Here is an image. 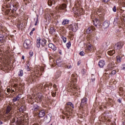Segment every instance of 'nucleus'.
<instances>
[{
    "label": "nucleus",
    "mask_w": 125,
    "mask_h": 125,
    "mask_svg": "<svg viewBox=\"0 0 125 125\" xmlns=\"http://www.w3.org/2000/svg\"><path fill=\"white\" fill-rule=\"evenodd\" d=\"M29 55L30 56V57H32V56H33V55H34V52H33V51H30L29 52Z\"/></svg>",
    "instance_id": "de8ad7c7"
},
{
    "label": "nucleus",
    "mask_w": 125,
    "mask_h": 125,
    "mask_svg": "<svg viewBox=\"0 0 125 125\" xmlns=\"http://www.w3.org/2000/svg\"><path fill=\"white\" fill-rule=\"evenodd\" d=\"M40 41H42V39H39L37 40V44L36 45L37 47H40L41 45H42V43Z\"/></svg>",
    "instance_id": "4be33fe9"
},
{
    "label": "nucleus",
    "mask_w": 125,
    "mask_h": 125,
    "mask_svg": "<svg viewBox=\"0 0 125 125\" xmlns=\"http://www.w3.org/2000/svg\"><path fill=\"white\" fill-rule=\"evenodd\" d=\"M38 77V75H31L30 76H28L26 79V81L28 82L29 83H34L37 82V77Z\"/></svg>",
    "instance_id": "f257e3e1"
},
{
    "label": "nucleus",
    "mask_w": 125,
    "mask_h": 125,
    "mask_svg": "<svg viewBox=\"0 0 125 125\" xmlns=\"http://www.w3.org/2000/svg\"><path fill=\"white\" fill-rule=\"evenodd\" d=\"M79 29V26L78 24L76 23H74L72 24H71L69 26V30L72 31V32H77Z\"/></svg>",
    "instance_id": "7ed1b4c3"
},
{
    "label": "nucleus",
    "mask_w": 125,
    "mask_h": 125,
    "mask_svg": "<svg viewBox=\"0 0 125 125\" xmlns=\"http://www.w3.org/2000/svg\"><path fill=\"white\" fill-rule=\"evenodd\" d=\"M56 87H57L56 84H54L53 85V88H56Z\"/></svg>",
    "instance_id": "774afa93"
},
{
    "label": "nucleus",
    "mask_w": 125,
    "mask_h": 125,
    "mask_svg": "<svg viewBox=\"0 0 125 125\" xmlns=\"http://www.w3.org/2000/svg\"><path fill=\"white\" fill-rule=\"evenodd\" d=\"M87 102V99L86 98L84 97L83 99H81V103L80 104L81 107L83 108L84 105L86 104V103Z\"/></svg>",
    "instance_id": "9d476101"
},
{
    "label": "nucleus",
    "mask_w": 125,
    "mask_h": 125,
    "mask_svg": "<svg viewBox=\"0 0 125 125\" xmlns=\"http://www.w3.org/2000/svg\"><path fill=\"white\" fill-rule=\"evenodd\" d=\"M15 91L14 90V89H12V88H11V93H13V92H14Z\"/></svg>",
    "instance_id": "e2e57ef3"
},
{
    "label": "nucleus",
    "mask_w": 125,
    "mask_h": 125,
    "mask_svg": "<svg viewBox=\"0 0 125 125\" xmlns=\"http://www.w3.org/2000/svg\"><path fill=\"white\" fill-rule=\"evenodd\" d=\"M117 61L118 63H121L122 62V57L120 56H117L116 57Z\"/></svg>",
    "instance_id": "c756f323"
},
{
    "label": "nucleus",
    "mask_w": 125,
    "mask_h": 125,
    "mask_svg": "<svg viewBox=\"0 0 125 125\" xmlns=\"http://www.w3.org/2000/svg\"><path fill=\"white\" fill-rule=\"evenodd\" d=\"M78 12L80 14V15H83V13H84V12L83 11V8L80 9H77Z\"/></svg>",
    "instance_id": "412c9836"
},
{
    "label": "nucleus",
    "mask_w": 125,
    "mask_h": 125,
    "mask_svg": "<svg viewBox=\"0 0 125 125\" xmlns=\"http://www.w3.org/2000/svg\"><path fill=\"white\" fill-rule=\"evenodd\" d=\"M48 46L50 48H51V49H52V50H54V51H55V50L57 49V48L54 44H53V43H49Z\"/></svg>",
    "instance_id": "4468645a"
},
{
    "label": "nucleus",
    "mask_w": 125,
    "mask_h": 125,
    "mask_svg": "<svg viewBox=\"0 0 125 125\" xmlns=\"http://www.w3.org/2000/svg\"><path fill=\"white\" fill-rule=\"evenodd\" d=\"M38 98L39 99V101H42L43 99V96H42V94L41 93H38Z\"/></svg>",
    "instance_id": "5701e85b"
},
{
    "label": "nucleus",
    "mask_w": 125,
    "mask_h": 125,
    "mask_svg": "<svg viewBox=\"0 0 125 125\" xmlns=\"http://www.w3.org/2000/svg\"><path fill=\"white\" fill-rule=\"evenodd\" d=\"M12 3V1H11V3H8L9 4L10 8L12 12L13 10L16 11V10L18 9V3Z\"/></svg>",
    "instance_id": "39448f33"
},
{
    "label": "nucleus",
    "mask_w": 125,
    "mask_h": 125,
    "mask_svg": "<svg viewBox=\"0 0 125 125\" xmlns=\"http://www.w3.org/2000/svg\"><path fill=\"white\" fill-rule=\"evenodd\" d=\"M70 105H68L67 104H66L65 105V111H68L70 110Z\"/></svg>",
    "instance_id": "e433bc0d"
},
{
    "label": "nucleus",
    "mask_w": 125,
    "mask_h": 125,
    "mask_svg": "<svg viewBox=\"0 0 125 125\" xmlns=\"http://www.w3.org/2000/svg\"><path fill=\"white\" fill-rule=\"evenodd\" d=\"M30 109L34 111V113H38L41 110V107L37 104H33L30 106Z\"/></svg>",
    "instance_id": "f03ea898"
},
{
    "label": "nucleus",
    "mask_w": 125,
    "mask_h": 125,
    "mask_svg": "<svg viewBox=\"0 0 125 125\" xmlns=\"http://www.w3.org/2000/svg\"><path fill=\"white\" fill-rule=\"evenodd\" d=\"M80 55H81V56H84V52L83 51L80 52Z\"/></svg>",
    "instance_id": "a18cd8bd"
},
{
    "label": "nucleus",
    "mask_w": 125,
    "mask_h": 125,
    "mask_svg": "<svg viewBox=\"0 0 125 125\" xmlns=\"http://www.w3.org/2000/svg\"><path fill=\"white\" fill-rule=\"evenodd\" d=\"M114 67H116V66L115 65V62H112L107 65L106 70L107 71H112V70L114 69Z\"/></svg>",
    "instance_id": "6e6552de"
},
{
    "label": "nucleus",
    "mask_w": 125,
    "mask_h": 125,
    "mask_svg": "<svg viewBox=\"0 0 125 125\" xmlns=\"http://www.w3.org/2000/svg\"><path fill=\"white\" fill-rule=\"evenodd\" d=\"M117 73V71H116V70H113L111 71V75H116Z\"/></svg>",
    "instance_id": "37998d69"
},
{
    "label": "nucleus",
    "mask_w": 125,
    "mask_h": 125,
    "mask_svg": "<svg viewBox=\"0 0 125 125\" xmlns=\"http://www.w3.org/2000/svg\"><path fill=\"white\" fill-rule=\"evenodd\" d=\"M21 95H22L21 94H19L18 96L16 97V98H17V100L19 101L21 98Z\"/></svg>",
    "instance_id": "58836bf2"
},
{
    "label": "nucleus",
    "mask_w": 125,
    "mask_h": 125,
    "mask_svg": "<svg viewBox=\"0 0 125 125\" xmlns=\"http://www.w3.org/2000/svg\"><path fill=\"white\" fill-rule=\"evenodd\" d=\"M38 21H39V17H37L36 18V22H35V26H37V24L38 23Z\"/></svg>",
    "instance_id": "5fc2aeb1"
},
{
    "label": "nucleus",
    "mask_w": 125,
    "mask_h": 125,
    "mask_svg": "<svg viewBox=\"0 0 125 125\" xmlns=\"http://www.w3.org/2000/svg\"><path fill=\"white\" fill-rule=\"evenodd\" d=\"M49 33L51 35H52L55 33V29H54V27H51L49 30Z\"/></svg>",
    "instance_id": "cd10ccee"
},
{
    "label": "nucleus",
    "mask_w": 125,
    "mask_h": 125,
    "mask_svg": "<svg viewBox=\"0 0 125 125\" xmlns=\"http://www.w3.org/2000/svg\"><path fill=\"white\" fill-rule=\"evenodd\" d=\"M18 75L19 77H22V76H23V70H20L18 73Z\"/></svg>",
    "instance_id": "f704fd0d"
},
{
    "label": "nucleus",
    "mask_w": 125,
    "mask_h": 125,
    "mask_svg": "<svg viewBox=\"0 0 125 125\" xmlns=\"http://www.w3.org/2000/svg\"><path fill=\"white\" fill-rule=\"evenodd\" d=\"M66 47H67L68 49H69L70 47H71V42H67L66 44Z\"/></svg>",
    "instance_id": "c9c22d12"
},
{
    "label": "nucleus",
    "mask_w": 125,
    "mask_h": 125,
    "mask_svg": "<svg viewBox=\"0 0 125 125\" xmlns=\"http://www.w3.org/2000/svg\"><path fill=\"white\" fill-rule=\"evenodd\" d=\"M75 6L76 8H79V7H80V4L77 3L75 4Z\"/></svg>",
    "instance_id": "8fccbe9b"
},
{
    "label": "nucleus",
    "mask_w": 125,
    "mask_h": 125,
    "mask_svg": "<svg viewBox=\"0 0 125 125\" xmlns=\"http://www.w3.org/2000/svg\"><path fill=\"white\" fill-rule=\"evenodd\" d=\"M20 112H24L26 111V106L25 105H22L21 108H19Z\"/></svg>",
    "instance_id": "b1692460"
},
{
    "label": "nucleus",
    "mask_w": 125,
    "mask_h": 125,
    "mask_svg": "<svg viewBox=\"0 0 125 125\" xmlns=\"http://www.w3.org/2000/svg\"><path fill=\"white\" fill-rule=\"evenodd\" d=\"M5 27L2 26V24L0 23V33L4 32Z\"/></svg>",
    "instance_id": "c85d7f7f"
},
{
    "label": "nucleus",
    "mask_w": 125,
    "mask_h": 125,
    "mask_svg": "<svg viewBox=\"0 0 125 125\" xmlns=\"http://www.w3.org/2000/svg\"><path fill=\"white\" fill-rule=\"evenodd\" d=\"M98 65L100 68H103L105 65V61L104 60L100 61Z\"/></svg>",
    "instance_id": "2eb2a0df"
},
{
    "label": "nucleus",
    "mask_w": 125,
    "mask_h": 125,
    "mask_svg": "<svg viewBox=\"0 0 125 125\" xmlns=\"http://www.w3.org/2000/svg\"><path fill=\"white\" fill-rule=\"evenodd\" d=\"M69 35L71 37H74V33L72 31H69Z\"/></svg>",
    "instance_id": "c03bdc74"
},
{
    "label": "nucleus",
    "mask_w": 125,
    "mask_h": 125,
    "mask_svg": "<svg viewBox=\"0 0 125 125\" xmlns=\"http://www.w3.org/2000/svg\"><path fill=\"white\" fill-rule=\"evenodd\" d=\"M13 0H5V1H6L7 3H10L11 1H13Z\"/></svg>",
    "instance_id": "3c124183"
},
{
    "label": "nucleus",
    "mask_w": 125,
    "mask_h": 125,
    "mask_svg": "<svg viewBox=\"0 0 125 125\" xmlns=\"http://www.w3.org/2000/svg\"><path fill=\"white\" fill-rule=\"evenodd\" d=\"M90 49H91V47H90V46L89 45V46L87 48V50H90Z\"/></svg>",
    "instance_id": "052dcab7"
},
{
    "label": "nucleus",
    "mask_w": 125,
    "mask_h": 125,
    "mask_svg": "<svg viewBox=\"0 0 125 125\" xmlns=\"http://www.w3.org/2000/svg\"><path fill=\"white\" fill-rule=\"evenodd\" d=\"M29 66L30 64L28 63L26 66H25V69H26L27 71H30L31 70V68H30Z\"/></svg>",
    "instance_id": "4c0bfd02"
},
{
    "label": "nucleus",
    "mask_w": 125,
    "mask_h": 125,
    "mask_svg": "<svg viewBox=\"0 0 125 125\" xmlns=\"http://www.w3.org/2000/svg\"><path fill=\"white\" fill-rule=\"evenodd\" d=\"M73 88H74V90H77V89H78V87H77V86H76V85H74V86H73Z\"/></svg>",
    "instance_id": "13d9d810"
},
{
    "label": "nucleus",
    "mask_w": 125,
    "mask_h": 125,
    "mask_svg": "<svg viewBox=\"0 0 125 125\" xmlns=\"http://www.w3.org/2000/svg\"><path fill=\"white\" fill-rule=\"evenodd\" d=\"M11 88H9L6 90V94H8L10 92H11Z\"/></svg>",
    "instance_id": "ea45409f"
},
{
    "label": "nucleus",
    "mask_w": 125,
    "mask_h": 125,
    "mask_svg": "<svg viewBox=\"0 0 125 125\" xmlns=\"http://www.w3.org/2000/svg\"><path fill=\"white\" fill-rule=\"evenodd\" d=\"M123 46H124V43L122 42H118L117 43H116L114 46V49H121V48H123Z\"/></svg>",
    "instance_id": "1a4fd4ad"
},
{
    "label": "nucleus",
    "mask_w": 125,
    "mask_h": 125,
    "mask_svg": "<svg viewBox=\"0 0 125 125\" xmlns=\"http://www.w3.org/2000/svg\"><path fill=\"white\" fill-rule=\"evenodd\" d=\"M113 11L114 12H116V11H117V7H116V6H114L113 8Z\"/></svg>",
    "instance_id": "864d4df0"
},
{
    "label": "nucleus",
    "mask_w": 125,
    "mask_h": 125,
    "mask_svg": "<svg viewBox=\"0 0 125 125\" xmlns=\"http://www.w3.org/2000/svg\"><path fill=\"white\" fill-rule=\"evenodd\" d=\"M82 73L83 74V75H85V73L86 72V70H85L84 69H83L82 70Z\"/></svg>",
    "instance_id": "79ce46f5"
},
{
    "label": "nucleus",
    "mask_w": 125,
    "mask_h": 125,
    "mask_svg": "<svg viewBox=\"0 0 125 125\" xmlns=\"http://www.w3.org/2000/svg\"><path fill=\"white\" fill-rule=\"evenodd\" d=\"M38 113L39 118H43L45 116V112L43 110H40Z\"/></svg>",
    "instance_id": "9b49d317"
},
{
    "label": "nucleus",
    "mask_w": 125,
    "mask_h": 125,
    "mask_svg": "<svg viewBox=\"0 0 125 125\" xmlns=\"http://www.w3.org/2000/svg\"><path fill=\"white\" fill-rule=\"evenodd\" d=\"M67 5L65 4H62L57 6V8L59 9V10H63V9H65Z\"/></svg>",
    "instance_id": "ddd939ff"
},
{
    "label": "nucleus",
    "mask_w": 125,
    "mask_h": 125,
    "mask_svg": "<svg viewBox=\"0 0 125 125\" xmlns=\"http://www.w3.org/2000/svg\"><path fill=\"white\" fill-rule=\"evenodd\" d=\"M16 101H19V100H18L16 97H14L13 99V102H16Z\"/></svg>",
    "instance_id": "49530a36"
},
{
    "label": "nucleus",
    "mask_w": 125,
    "mask_h": 125,
    "mask_svg": "<svg viewBox=\"0 0 125 125\" xmlns=\"http://www.w3.org/2000/svg\"><path fill=\"white\" fill-rule=\"evenodd\" d=\"M39 13L41 15L42 14H43V9H42V7H40V8L39 9Z\"/></svg>",
    "instance_id": "473e14b6"
},
{
    "label": "nucleus",
    "mask_w": 125,
    "mask_h": 125,
    "mask_svg": "<svg viewBox=\"0 0 125 125\" xmlns=\"http://www.w3.org/2000/svg\"><path fill=\"white\" fill-rule=\"evenodd\" d=\"M41 43V45L42 46H44L46 44V41L44 39H41V41H40Z\"/></svg>",
    "instance_id": "aec40b11"
},
{
    "label": "nucleus",
    "mask_w": 125,
    "mask_h": 125,
    "mask_svg": "<svg viewBox=\"0 0 125 125\" xmlns=\"http://www.w3.org/2000/svg\"><path fill=\"white\" fill-rule=\"evenodd\" d=\"M93 24L95 26V27H97L98 25V19L97 18H95V19L93 20Z\"/></svg>",
    "instance_id": "6ab92c4d"
},
{
    "label": "nucleus",
    "mask_w": 125,
    "mask_h": 125,
    "mask_svg": "<svg viewBox=\"0 0 125 125\" xmlns=\"http://www.w3.org/2000/svg\"><path fill=\"white\" fill-rule=\"evenodd\" d=\"M123 68H122V70H124V71H125V64H124L123 65Z\"/></svg>",
    "instance_id": "bf43d9fd"
},
{
    "label": "nucleus",
    "mask_w": 125,
    "mask_h": 125,
    "mask_svg": "<svg viewBox=\"0 0 125 125\" xmlns=\"http://www.w3.org/2000/svg\"><path fill=\"white\" fill-rule=\"evenodd\" d=\"M102 13H103V10H102V9L101 8H100L98 10H97L96 11V14L99 15H101V14H102Z\"/></svg>",
    "instance_id": "bb28decb"
},
{
    "label": "nucleus",
    "mask_w": 125,
    "mask_h": 125,
    "mask_svg": "<svg viewBox=\"0 0 125 125\" xmlns=\"http://www.w3.org/2000/svg\"><path fill=\"white\" fill-rule=\"evenodd\" d=\"M4 38V36L2 34H0V41L1 42H5L4 40H3V38Z\"/></svg>",
    "instance_id": "7c9ffc66"
},
{
    "label": "nucleus",
    "mask_w": 125,
    "mask_h": 125,
    "mask_svg": "<svg viewBox=\"0 0 125 125\" xmlns=\"http://www.w3.org/2000/svg\"><path fill=\"white\" fill-rule=\"evenodd\" d=\"M65 68H67V69H70L71 68V65H65Z\"/></svg>",
    "instance_id": "6e6d98bb"
},
{
    "label": "nucleus",
    "mask_w": 125,
    "mask_h": 125,
    "mask_svg": "<svg viewBox=\"0 0 125 125\" xmlns=\"http://www.w3.org/2000/svg\"><path fill=\"white\" fill-rule=\"evenodd\" d=\"M60 77V75H56V79H58Z\"/></svg>",
    "instance_id": "0e129e2a"
},
{
    "label": "nucleus",
    "mask_w": 125,
    "mask_h": 125,
    "mask_svg": "<svg viewBox=\"0 0 125 125\" xmlns=\"http://www.w3.org/2000/svg\"><path fill=\"white\" fill-rule=\"evenodd\" d=\"M91 80L92 82H94L95 81V78H94L93 77H91Z\"/></svg>",
    "instance_id": "4d7b16f0"
},
{
    "label": "nucleus",
    "mask_w": 125,
    "mask_h": 125,
    "mask_svg": "<svg viewBox=\"0 0 125 125\" xmlns=\"http://www.w3.org/2000/svg\"><path fill=\"white\" fill-rule=\"evenodd\" d=\"M92 31H95V28H94V26H91L88 28L86 31V33L87 34H90L92 32Z\"/></svg>",
    "instance_id": "f8f14e48"
},
{
    "label": "nucleus",
    "mask_w": 125,
    "mask_h": 125,
    "mask_svg": "<svg viewBox=\"0 0 125 125\" xmlns=\"http://www.w3.org/2000/svg\"><path fill=\"white\" fill-rule=\"evenodd\" d=\"M107 115V113H106V112H104L103 114V116H105Z\"/></svg>",
    "instance_id": "338daca9"
},
{
    "label": "nucleus",
    "mask_w": 125,
    "mask_h": 125,
    "mask_svg": "<svg viewBox=\"0 0 125 125\" xmlns=\"http://www.w3.org/2000/svg\"><path fill=\"white\" fill-rule=\"evenodd\" d=\"M43 72V67H41V69H36L34 70V74H33L34 76H38L37 77V79L40 77L41 73Z\"/></svg>",
    "instance_id": "423d86ee"
},
{
    "label": "nucleus",
    "mask_w": 125,
    "mask_h": 125,
    "mask_svg": "<svg viewBox=\"0 0 125 125\" xmlns=\"http://www.w3.org/2000/svg\"><path fill=\"white\" fill-rule=\"evenodd\" d=\"M69 104H71L70 105V107H72V108H73V109H74L75 108V106H74V104L72 103L69 102Z\"/></svg>",
    "instance_id": "09e8293b"
},
{
    "label": "nucleus",
    "mask_w": 125,
    "mask_h": 125,
    "mask_svg": "<svg viewBox=\"0 0 125 125\" xmlns=\"http://www.w3.org/2000/svg\"><path fill=\"white\" fill-rule=\"evenodd\" d=\"M69 23V20H63L62 24V25H66V24H68Z\"/></svg>",
    "instance_id": "2f4dec72"
},
{
    "label": "nucleus",
    "mask_w": 125,
    "mask_h": 125,
    "mask_svg": "<svg viewBox=\"0 0 125 125\" xmlns=\"http://www.w3.org/2000/svg\"><path fill=\"white\" fill-rule=\"evenodd\" d=\"M56 3V0H49L48 1V5L49 6H51L52 4H55Z\"/></svg>",
    "instance_id": "dca6fc26"
},
{
    "label": "nucleus",
    "mask_w": 125,
    "mask_h": 125,
    "mask_svg": "<svg viewBox=\"0 0 125 125\" xmlns=\"http://www.w3.org/2000/svg\"><path fill=\"white\" fill-rule=\"evenodd\" d=\"M44 119L47 121L48 123L51 121V117L50 115H48L44 118Z\"/></svg>",
    "instance_id": "a878e982"
},
{
    "label": "nucleus",
    "mask_w": 125,
    "mask_h": 125,
    "mask_svg": "<svg viewBox=\"0 0 125 125\" xmlns=\"http://www.w3.org/2000/svg\"><path fill=\"white\" fill-rule=\"evenodd\" d=\"M109 22L108 21H104L103 24V27L104 29H107L109 27Z\"/></svg>",
    "instance_id": "f3484780"
},
{
    "label": "nucleus",
    "mask_w": 125,
    "mask_h": 125,
    "mask_svg": "<svg viewBox=\"0 0 125 125\" xmlns=\"http://www.w3.org/2000/svg\"><path fill=\"white\" fill-rule=\"evenodd\" d=\"M12 107L11 105H8L6 109V114H9L11 111Z\"/></svg>",
    "instance_id": "a211bd4d"
},
{
    "label": "nucleus",
    "mask_w": 125,
    "mask_h": 125,
    "mask_svg": "<svg viewBox=\"0 0 125 125\" xmlns=\"http://www.w3.org/2000/svg\"><path fill=\"white\" fill-rule=\"evenodd\" d=\"M23 46L26 49H28L31 46H32V44L31 43V41L30 40H25Z\"/></svg>",
    "instance_id": "0eeeda50"
},
{
    "label": "nucleus",
    "mask_w": 125,
    "mask_h": 125,
    "mask_svg": "<svg viewBox=\"0 0 125 125\" xmlns=\"http://www.w3.org/2000/svg\"><path fill=\"white\" fill-rule=\"evenodd\" d=\"M110 0H103V1L104 2H108V1H109Z\"/></svg>",
    "instance_id": "680f3d73"
},
{
    "label": "nucleus",
    "mask_w": 125,
    "mask_h": 125,
    "mask_svg": "<svg viewBox=\"0 0 125 125\" xmlns=\"http://www.w3.org/2000/svg\"><path fill=\"white\" fill-rule=\"evenodd\" d=\"M51 93H52V96H53V97H55V96H56V93L53 92V91H52V92H51Z\"/></svg>",
    "instance_id": "603ef678"
},
{
    "label": "nucleus",
    "mask_w": 125,
    "mask_h": 125,
    "mask_svg": "<svg viewBox=\"0 0 125 125\" xmlns=\"http://www.w3.org/2000/svg\"><path fill=\"white\" fill-rule=\"evenodd\" d=\"M118 102H119V103H122V101L120 99H118Z\"/></svg>",
    "instance_id": "69168bd1"
},
{
    "label": "nucleus",
    "mask_w": 125,
    "mask_h": 125,
    "mask_svg": "<svg viewBox=\"0 0 125 125\" xmlns=\"http://www.w3.org/2000/svg\"><path fill=\"white\" fill-rule=\"evenodd\" d=\"M61 39L62 40L63 42L65 43L66 42H67V38H66V37H64V36H62L61 37Z\"/></svg>",
    "instance_id": "72a5a7b5"
},
{
    "label": "nucleus",
    "mask_w": 125,
    "mask_h": 125,
    "mask_svg": "<svg viewBox=\"0 0 125 125\" xmlns=\"http://www.w3.org/2000/svg\"><path fill=\"white\" fill-rule=\"evenodd\" d=\"M115 50H112L108 51L107 52V53H108V55L112 56L114 55V54H115Z\"/></svg>",
    "instance_id": "393cba45"
},
{
    "label": "nucleus",
    "mask_w": 125,
    "mask_h": 125,
    "mask_svg": "<svg viewBox=\"0 0 125 125\" xmlns=\"http://www.w3.org/2000/svg\"><path fill=\"white\" fill-rule=\"evenodd\" d=\"M12 124L16 123L17 125H24V121L23 120H19L17 117H14L12 120Z\"/></svg>",
    "instance_id": "20e7f679"
},
{
    "label": "nucleus",
    "mask_w": 125,
    "mask_h": 125,
    "mask_svg": "<svg viewBox=\"0 0 125 125\" xmlns=\"http://www.w3.org/2000/svg\"><path fill=\"white\" fill-rule=\"evenodd\" d=\"M113 100H112V99L108 98V103H110V104L112 105V104H113Z\"/></svg>",
    "instance_id": "a19ab883"
}]
</instances>
